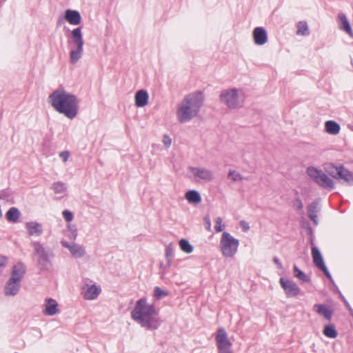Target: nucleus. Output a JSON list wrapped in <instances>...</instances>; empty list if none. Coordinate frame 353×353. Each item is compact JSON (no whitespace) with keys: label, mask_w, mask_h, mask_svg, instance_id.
<instances>
[{"label":"nucleus","mask_w":353,"mask_h":353,"mask_svg":"<svg viewBox=\"0 0 353 353\" xmlns=\"http://www.w3.org/2000/svg\"><path fill=\"white\" fill-rule=\"evenodd\" d=\"M65 189L63 183H57L54 185V190L55 192H61Z\"/></svg>","instance_id":"nucleus-37"},{"label":"nucleus","mask_w":353,"mask_h":353,"mask_svg":"<svg viewBox=\"0 0 353 353\" xmlns=\"http://www.w3.org/2000/svg\"><path fill=\"white\" fill-rule=\"evenodd\" d=\"M294 276L298 278L299 279L301 280L303 282H309L310 278L301 270L299 269V268L296 265L294 266Z\"/></svg>","instance_id":"nucleus-31"},{"label":"nucleus","mask_w":353,"mask_h":353,"mask_svg":"<svg viewBox=\"0 0 353 353\" xmlns=\"http://www.w3.org/2000/svg\"><path fill=\"white\" fill-rule=\"evenodd\" d=\"M62 244L64 247L69 249L71 254L74 257H81L85 254L84 249L79 245H77V244L69 245L68 243H67V242H63Z\"/></svg>","instance_id":"nucleus-23"},{"label":"nucleus","mask_w":353,"mask_h":353,"mask_svg":"<svg viewBox=\"0 0 353 353\" xmlns=\"http://www.w3.org/2000/svg\"><path fill=\"white\" fill-rule=\"evenodd\" d=\"M156 315L154 305L148 304L145 298L138 300L131 312L132 319L148 329H157L159 327V321Z\"/></svg>","instance_id":"nucleus-3"},{"label":"nucleus","mask_w":353,"mask_h":353,"mask_svg":"<svg viewBox=\"0 0 353 353\" xmlns=\"http://www.w3.org/2000/svg\"><path fill=\"white\" fill-rule=\"evenodd\" d=\"M339 27L341 30L347 32L350 37H353V32L351 26L344 13H339L338 14Z\"/></svg>","instance_id":"nucleus-14"},{"label":"nucleus","mask_w":353,"mask_h":353,"mask_svg":"<svg viewBox=\"0 0 353 353\" xmlns=\"http://www.w3.org/2000/svg\"><path fill=\"white\" fill-rule=\"evenodd\" d=\"M219 353H231L232 343L230 341L225 329L219 328L216 336Z\"/></svg>","instance_id":"nucleus-8"},{"label":"nucleus","mask_w":353,"mask_h":353,"mask_svg":"<svg viewBox=\"0 0 353 353\" xmlns=\"http://www.w3.org/2000/svg\"><path fill=\"white\" fill-rule=\"evenodd\" d=\"M323 334L325 336L335 339L336 338L338 333L333 325H326L323 330Z\"/></svg>","instance_id":"nucleus-30"},{"label":"nucleus","mask_w":353,"mask_h":353,"mask_svg":"<svg viewBox=\"0 0 353 353\" xmlns=\"http://www.w3.org/2000/svg\"><path fill=\"white\" fill-rule=\"evenodd\" d=\"M26 272V268L23 263H17L14 265L13 270L12 272L11 279L21 281L23 278L24 274Z\"/></svg>","instance_id":"nucleus-19"},{"label":"nucleus","mask_w":353,"mask_h":353,"mask_svg":"<svg viewBox=\"0 0 353 353\" xmlns=\"http://www.w3.org/2000/svg\"><path fill=\"white\" fill-rule=\"evenodd\" d=\"M336 179L346 183L348 185L353 183V174L342 165Z\"/></svg>","instance_id":"nucleus-15"},{"label":"nucleus","mask_w":353,"mask_h":353,"mask_svg":"<svg viewBox=\"0 0 353 353\" xmlns=\"http://www.w3.org/2000/svg\"><path fill=\"white\" fill-rule=\"evenodd\" d=\"M229 176L232 177V179L234 181L241 179V177L240 176V175L238 173H236L235 171H230L229 172Z\"/></svg>","instance_id":"nucleus-39"},{"label":"nucleus","mask_w":353,"mask_h":353,"mask_svg":"<svg viewBox=\"0 0 353 353\" xmlns=\"http://www.w3.org/2000/svg\"><path fill=\"white\" fill-rule=\"evenodd\" d=\"M239 241L230 233L224 232L220 240V249L225 257H232L238 251Z\"/></svg>","instance_id":"nucleus-6"},{"label":"nucleus","mask_w":353,"mask_h":353,"mask_svg":"<svg viewBox=\"0 0 353 353\" xmlns=\"http://www.w3.org/2000/svg\"><path fill=\"white\" fill-rule=\"evenodd\" d=\"M312 256L314 265L319 268L327 278L331 279V275L325 266L321 254L316 246H312Z\"/></svg>","instance_id":"nucleus-9"},{"label":"nucleus","mask_w":353,"mask_h":353,"mask_svg":"<svg viewBox=\"0 0 353 353\" xmlns=\"http://www.w3.org/2000/svg\"><path fill=\"white\" fill-rule=\"evenodd\" d=\"M168 294V292L163 290L159 287H155L154 290V296L156 299H159Z\"/></svg>","instance_id":"nucleus-34"},{"label":"nucleus","mask_w":353,"mask_h":353,"mask_svg":"<svg viewBox=\"0 0 353 353\" xmlns=\"http://www.w3.org/2000/svg\"><path fill=\"white\" fill-rule=\"evenodd\" d=\"M28 234L30 236H39L42 233V226L37 222H28L26 223Z\"/></svg>","instance_id":"nucleus-20"},{"label":"nucleus","mask_w":353,"mask_h":353,"mask_svg":"<svg viewBox=\"0 0 353 353\" xmlns=\"http://www.w3.org/2000/svg\"><path fill=\"white\" fill-rule=\"evenodd\" d=\"M20 282L21 281H15L10 278L6 287V294L12 296L15 295L19 290Z\"/></svg>","instance_id":"nucleus-21"},{"label":"nucleus","mask_w":353,"mask_h":353,"mask_svg":"<svg viewBox=\"0 0 353 353\" xmlns=\"http://www.w3.org/2000/svg\"><path fill=\"white\" fill-rule=\"evenodd\" d=\"M254 43L259 46L264 45L268 41L266 30L262 27H256L253 30Z\"/></svg>","instance_id":"nucleus-12"},{"label":"nucleus","mask_w":353,"mask_h":353,"mask_svg":"<svg viewBox=\"0 0 353 353\" xmlns=\"http://www.w3.org/2000/svg\"><path fill=\"white\" fill-rule=\"evenodd\" d=\"M63 216L67 222H70L73 219V215L71 212L68 210H64L63 212Z\"/></svg>","instance_id":"nucleus-36"},{"label":"nucleus","mask_w":353,"mask_h":353,"mask_svg":"<svg viewBox=\"0 0 353 353\" xmlns=\"http://www.w3.org/2000/svg\"><path fill=\"white\" fill-rule=\"evenodd\" d=\"M65 19L71 25L77 26L81 23V17L77 10H67L65 12Z\"/></svg>","instance_id":"nucleus-13"},{"label":"nucleus","mask_w":353,"mask_h":353,"mask_svg":"<svg viewBox=\"0 0 353 353\" xmlns=\"http://www.w3.org/2000/svg\"><path fill=\"white\" fill-rule=\"evenodd\" d=\"M100 292L101 289L99 288L95 285H92L85 291L84 298L87 300H93L98 296Z\"/></svg>","instance_id":"nucleus-24"},{"label":"nucleus","mask_w":353,"mask_h":353,"mask_svg":"<svg viewBox=\"0 0 353 353\" xmlns=\"http://www.w3.org/2000/svg\"><path fill=\"white\" fill-rule=\"evenodd\" d=\"M59 154H63V155L69 154V152L68 151H63Z\"/></svg>","instance_id":"nucleus-45"},{"label":"nucleus","mask_w":353,"mask_h":353,"mask_svg":"<svg viewBox=\"0 0 353 353\" xmlns=\"http://www.w3.org/2000/svg\"><path fill=\"white\" fill-rule=\"evenodd\" d=\"M296 26H297L296 34L298 35L306 36V35L310 34L308 26L305 21H299L297 23Z\"/></svg>","instance_id":"nucleus-29"},{"label":"nucleus","mask_w":353,"mask_h":353,"mask_svg":"<svg viewBox=\"0 0 353 353\" xmlns=\"http://www.w3.org/2000/svg\"><path fill=\"white\" fill-rule=\"evenodd\" d=\"M274 262L278 265V267L279 268H282V265L278 258H276V257L274 258Z\"/></svg>","instance_id":"nucleus-44"},{"label":"nucleus","mask_w":353,"mask_h":353,"mask_svg":"<svg viewBox=\"0 0 353 353\" xmlns=\"http://www.w3.org/2000/svg\"><path fill=\"white\" fill-rule=\"evenodd\" d=\"M325 131L330 134H337L340 132L341 127L334 121H327L325 123Z\"/></svg>","instance_id":"nucleus-25"},{"label":"nucleus","mask_w":353,"mask_h":353,"mask_svg":"<svg viewBox=\"0 0 353 353\" xmlns=\"http://www.w3.org/2000/svg\"><path fill=\"white\" fill-rule=\"evenodd\" d=\"M314 310L321 316H323L326 319L330 321L332 316V311L328 307L323 304H315Z\"/></svg>","instance_id":"nucleus-22"},{"label":"nucleus","mask_w":353,"mask_h":353,"mask_svg":"<svg viewBox=\"0 0 353 353\" xmlns=\"http://www.w3.org/2000/svg\"><path fill=\"white\" fill-rule=\"evenodd\" d=\"M307 173L312 179L323 188L327 190H332L334 188L335 183L333 179L330 178L321 170H318L312 167L307 168Z\"/></svg>","instance_id":"nucleus-7"},{"label":"nucleus","mask_w":353,"mask_h":353,"mask_svg":"<svg viewBox=\"0 0 353 353\" xmlns=\"http://www.w3.org/2000/svg\"><path fill=\"white\" fill-rule=\"evenodd\" d=\"M148 94L146 90H140L135 94V105L137 107H143L148 103Z\"/></svg>","instance_id":"nucleus-18"},{"label":"nucleus","mask_w":353,"mask_h":353,"mask_svg":"<svg viewBox=\"0 0 353 353\" xmlns=\"http://www.w3.org/2000/svg\"><path fill=\"white\" fill-rule=\"evenodd\" d=\"M49 103L58 112L67 118L73 119L79 112V100L77 97L63 88L54 90L48 97Z\"/></svg>","instance_id":"nucleus-1"},{"label":"nucleus","mask_w":353,"mask_h":353,"mask_svg":"<svg viewBox=\"0 0 353 353\" xmlns=\"http://www.w3.org/2000/svg\"><path fill=\"white\" fill-rule=\"evenodd\" d=\"M192 174L195 179L197 181H210L213 179V174L212 172L205 168H192L191 169Z\"/></svg>","instance_id":"nucleus-11"},{"label":"nucleus","mask_w":353,"mask_h":353,"mask_svg":"<svg viewBox=\"0 0 353 353\" xmlns=\"http://www.w3.org/2000/svg\"><path fill=\"white\" fill-rule=\"evenodd\" d=\"M68 159V156H63V161L65 162Z\"/></svg>","instance_id":"nucleus-46"},{"label":"nucleus","mask_w":353,"mask_h":353,"mask_svg":"<svg viewBox=\"0 0 353 353\" xmlns=\"http://www.w3.org/2000/svg\"><path fill=\"white\" fill-rule=\"evenodd\" d=\"M71 44L69 43L71 47L70 59V63L74 64L81 58L83 54L84 41L81 27L76 28L71 32Z\"/></svg>","instance_id":"nucleus-4"},{"label":"nucleus","mask_w":353,"mask_h":353,"mask_svg":"<svg viewBox=\"0 0 353 353\" xmlns=\"http://www.w3.org/2000/svg\"><path fill=\"white\" fill-rule=\"evenodd\" d=\"M34 250L37 252V254L43 259H46V254L44 250V248L43 246L39 244V243H34Z\"/></svg>","instance_id":"nucleus-33"},{"label":"nucleus","mask_w":353,"mask_h":353,"mask_svg":"<svg viewBox=\"0 0 353 353\" xmlns=\"http://www.w3.org/2000/svg\"><path fill=\"white\" fill-rule=\"evenodd\" d=\"M280 283L288 296H295L300 292V289L298 285L292 281L281 278L280 279Z\"/></svg>","instance_id":"nucleus-10"},{"label":"nucleus","mask_w":353,"mask_h":353,"mask_svg":"<svg viewBox=\"0 0 353 353\" xmlns=\"http://www.w3.org/2000/svg\"><path fill=\"white\" fill-rule=\"evenodd\" d=\"M8 262L7 257L4 256H0V267H3L6 265Z\"/></svg>","instance_id":"nucleus-42"},{"label":"nucleus","mask_w":353,"mask_h":353,"mask_svg":"<svg viewBox=\"0 0 353 353\" xmlns=\"http://www.w3.org/2000/svg\"><path fill=\"white\" fill-rule=\"evenodd\" d=\"M185 199L192 203H199L201 201L200 194L196 190H190L185 193Z\"/></svg>","instance_id":"nucleus-27"},{"label":"nucleus","mask_w":353,"mask_h":353,"mask_svg":"<svg viewBox=\"0 0 353 353\" xmlns=\"http://www.w3.org/2000/svg\"><path fill=\"white\" fill-rule=\"evenodd\" d=\"M163 142L165 146L169 147L171 145L172 139L169 136L164 134L163 138Z\"/></svg>","instance_id":"nucleus-40"},{"label":"nucleus","mask_w":353,"mask_h":353,"mask_svg":"<svg viewBox=\"0 0 353 353\" xmlns=\"http://www.w3.org/2000/svg\"><path fill=\"white\" fill-rule=\"evenodd\" d=\"M43 307V314L46 315L52 316L58 312V303L52 299H46V303Z\"/></svg>","instance_id":"nucleus-16"},{"label":"nucleus","mask_w":353,"mask_h":353,"mask_svg":"<svg viewBox=\"0 0 353 353\" xmlns=\"http://www.w3.org/2000/svg\"><path fill=\"white\" fill-rule=\"evenodd\" d=\"M341 166L342 164L340 163H326L323 165V168L326 173L336 179Z\"/></svg>","instance_id":"nucleus-17"},{"label":"nucleus","mask_w":353,"mask_h":353,"mask_svg":"<svg viewBox=\"0 0 353 353\" xmlns=\"http://www.w3.org/2000/svg\"><path fill=\"white\" fill-rule=\"evenodd\" d=\"M61 20L59 19V21H58V24H61Z\"/></svg>","instance_id":"nucleus-47"},{"label":"nucleus","mask_w":353,"mask_h":353,"mask_svg":"<svg viewBox=\"0 0 353 353\" xmlns=\"http://www.w3.org/2000/svg\"><path fill=\"white\" fill-rule=\"evenodd\" d=\"M204 97L201 92L188 94L179 104L176 110L178 121L184 123L197 116L203 104Z\"/></svg>","instance_id":"nucleus-2"},{"label":"nucleus","mask_w":353,"mask_h":353,"mask_svg":"<svg viewBox=\"0 0 353 353\" xmlns=\"http://www.w3.org/2000/svg\"><path fill=\"white\" fill-rule=\"evenodd\" d=\"M240 225L244 232H248L250 230V225L245 221H240Z\"/></svg>","instance_id":"nucleus-41"},{"label":"nucleus","mask_w":353,"mask_h":353,"mask_svg":"<svg viewBox=\"0 0 353 353\" xmlns=\"http://www.w3.org/2000/svg\"><path fill=\"white\" fill-rule=\"evenodd\" d=\"M221 102L230 109H236L243 106L244 103L243 94L237 88L225 89L221 92Z\"/></svg>","instance_id":"nucleus-5"},{"label":"nucleus","mask_w":353,"mask_h":353,"mask_svg":"<svg viewBox=\"0 0 353 353\" xmlns=\"http://www.w3.org/2000/svg\"><path fill=\"white\" fill-rule=\"evenodd\" d=\"M303 207V203L300 199L296 201V208L297 210H301Z\"/></svg>","instance_id":"nucleus-43"},{"label":"nucleus","mask_w":353,"mask_h":353,"mask_svg":"<svg viewBox=\"0 0 353 353\" xmlns=\"http://www.w3.org/2000/svg\"><path fill=\"white\" fill-rule=\"evenodd\" d=\"M204 225H205V229L208 231H209V232L212 231L211 221H210V219L209 216H205L204 218Z\"/></svg>","instance_id":"nucleus-38"},{"label":"nucleus","mask_w":353,"mask_h":353,"mask_svg":"<svg viewBox=\"0 0 353 353\" xmlns=\"http://www.w3.org/2000/svg\"><path fill=\"white\" fill-rule=\"evenodd\" d=\"M214 228L217 232H222L224 230L225 225L223 224V219L221 217L216 219Z\"/></svg>","instance_id":"nucleus-35"},{"label":"nucleus","mask_w":353,"mask_h":353,"mask_svg":"<svg viewBox=\"0 0 353 353\" xmlns=\"http://www.w3.org/2000/svg\"><path fill=\"white\" fill-rule=\"evenodd\" d=\"M179 246L184 252L190 254L193 251V247L185 239H181L179 241Z\"/></svg>","instance_id":"nucleus-32"},{"label":"nucleus","mask_w":353,"mask_h":353,"mask_svg":"<svg viewBox=\"0 0 353 353\" xmlns=\"http://www.w3.org/2000/svg\"><path fill=\"white\" fill-rule=\"evenodd\" d=\"M318 205L316 203H312L307 206V214L315 225L318 224Z\"/></svg>","instance_id":"nucleus-26"},{"label":"nucleus","mask_w":353,"mask_h":353,"mask_svg":"<svg viewBox=\"0 0 353 353\" xmlns=\"http://www.w3.org/2000/svg\"><path fill=\"white\" fill-rule=\"evenodd\" d=\"M20 216V212L16 208H11L6 213V219L8 221L16 223Z\"/></svg>","instance_id":"nucleus-28"}]
</instances>
